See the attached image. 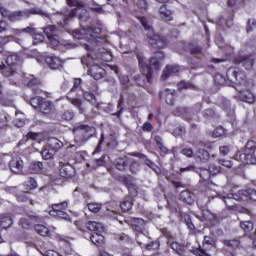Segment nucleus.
I'll return each instance as SVG.
<instances>
[{
    "mask_svg": "<svg viewBox=\"0 0 256 256\" xmlns=\"http://www.w3.org/2000/svg\"><path fill=\"white\" fill-rule=\"evenodd\" d=\"M83 87V80L81 78H74L73 87L70 89L71 93H74V91H77V89H80Z\"/></svg>",
    "mask_w": 256,
    "mask_h": 256,
    "instance_id": "obj_61",
    "label": "nucleus"
},
{
    "mask_svg": "<svg viewBox=\"0 0 256 256\" xmlns=\"http://www.w3.org/2000/svg\"><path fill=\"white\" fill-rule=\"evenodd\" d=\"M22 31L30 35V37H33L37 33V28H35V24H30L28 27L22 28Z\"/></svg>",
    "mask_w": 256,
    "mask_h": 256,
    "instance_id": "obj_62",
    "label": "nucleus"
},
{
    "mask_svg": "<svg viewBox=\"0 0 256 256\" xmlns=\"http://www.w3.org/2000/svg\"><path fill=\"white\" fill-rule=\"evenodd\" d=\"M72 133L74 135L76 145L81 147V145H85L91 137H95V135H97V128L87 124H77L73 127Z\"/></svg>",
    "mask_w": 256,
    "mask_h": 256,
    "instance_id": "obj_4",
    "label": "nucleus"
},
{
    "mask_svg": "<svg viewBox=\"0 0 256 256\" xmlns=\"http://www.w3.org/2000/svg\"><path fill=\"white\" fill-rule=\"evenodd\" d=\"M138 157H139V159H144L145 165H147V167H149L150 169L154 170L155 173H161V169L159 168V166H157V164H155V162L148 159L145 154L140 153V154H138Z\"/></svg>",
    "mask_w": 256,
    "mask_h": 256,
    "instance_id": "obj_34",
    "label": "nucleus"
},
{
    "mask_svg": "<svg viewBox=\"0 0 256 256\" xmlns=\"http://www.w3.org/2000/svg\"><path fill=\"white\" fill-rule=\"evenodd\" d=\"M32 39H34L32 45H39V43H43V41H45V35H43V33L37 32L36 30V34L32 36Z\"/></svg>",
    "mask_w": 256,
    "mask_h": 256,
    "instance_id": "obj_58",
    "label": "nucleus"
},
{
    "mask_svg": "<svg viewBox=\"0 0 256 256\" xmlns=\"http://www.w3.org/2000/svg\"><path fill=\"white\" fill-rule=\"evenodd\" d=\"M117 109V112L111 113L110 115L111 117H117V119H121V115H123V113L125 112V96H123V94H120Z\"/></svg>",
    "mask_w": 256,
    "mask_h": 256,
    "instance_id": "obj_24",
    "label": "nucleus"
},
{
    "mask_svg": "<svg viewBox=\"0 0 256 256\" xmlns=\"http://www.w3.org/2000/svg\"><path fill=\"white\" fill-rule=\"evenodd\" d=\"M38 109L43 115H55V113H57L55 104H53L51 101L45 100V98L42 100V103Z\"/></svg>",
    "mask_w": 256,
    "mask_h": 256,
    "instance_id": "obj_13",
    "label": "nucleus"
},
{
    "mask_svg": "<svg viewBox=\"0 0 256 256\" xmlns=\"http://www.w3.org/2000/svg\"><path fill=\"white\" fill-rule=\"evenodd\" d=\"M234 63L236 65H242V67H245L249 71L253 69L255 60L249 55H239L234 59Z\"/></svg>",
    "mask_w": 256,
    "mask_h": 256,
    "instance_id": "obj_10",
    "label": "nucleus"
},
{
    "mask_svg": "<svg viewBox=\"0 0 256 256\" xmlns=\"http://www.w3.org/2000/svg\"><path fill=\"white\" fill-rule=\"evenodd\" d=\"M179 197L180 201L186 205H193V203H195V194L189 192V190H183Z\"/></svg>",
    "mask_w": 256,
    "mask_h": 256,
    "instance_id": "obj_22",
    "label": "nucleus"
},
{
    "mask_svg": "<svg viewBox=\"0 0 256 256\" xmlns=\"http://www.w3.org/2000/svg\"><path fill=\"white\" fill-rule=\"evenodd\" d=\"M240 227L244 231V233H249V235H251V231H253L255 226L251 221H241Z\"/></svg>",
    "mask_w": 256,
    "mask_h": 256,
    "instance_id": "obj_51",
    "label": "nucleus"
},
{
    "mask_svg": "<svg viewBox=\"0 0 256 256\" xmlns=\"http://www.w3.org/2000/svg\"><path fill=\"white\" fill-rule=\"evenodd\" d=\"M0 105L2 107H15L13 100L3 94H0Z\"/></svg>",
    "mask_w": 256,
    "mask_h": 256,
    "instance_id": "obj_50",
    "label": "nucleus"
},
{
    "mask_svg": "<svg viewBox=\"0 0 256 256\" xmlns=\"http://www.w3.org/2000/svg\"><path fill=\"white\" fill-rule=\"evenodd\" d=\"M43 97L41 96H35L30 99V105L34 109H39L41 107V103H43Z\"/></svg>",
    "mask_w": 256,
    "mask_h": 256,
    "instance_id": "obj_54",
    "label": "nucleus"
},
{
    "mask_svg": "<svg viewBox=\"0 0 256 256\" xmlns=\"http://www.w3.org/2000/svg\"><path fill=\"white\" fill-rule=\"evenodd\" d=\"M137 59L139 62L140 71L148 83H151V67L147 62H145V57L143 55H137Z\"/></svg>",
    "mask_w": 256,
    "mask_h": 256,
    "instance_id": "obj_9",
    "label": "nucleus"
},
{
    "mask_svg": "<svg viewBox=\"0 0 256 256\" xmlns=\"http://www.w3.org/2000/svg\"><path fill=\"white\" fill-rule=\"evenodd\" d=\"M177 87H178V91H183V89H192V90L197 89V86H195L193 82L185 81V80L180 81Z\"/></svg>",
    "mask_w": 256,
    "mask_h": 256,
    "instance_id": "obj_44",
    "label": "nucleus"
},
{
    "mask_svg": "<svg viewBox=\"0 0 256 256\" xmlns=\"http://www.w3.org/2000/svg\"><path fill=\"white\" fill-rule=\"evenodd\" d=\"M63 209H67V202L65 201L58 204H52L50 215H57L59 211H63Z\"/></svg>",
    "mask_w": 256,
    "mask_h": 256,
    "instance_id": "obj_47",
    "label": "nucleus"
},
{
    "mask_svg": "<svg viewBox=\"0 0 256 256\" xmlns=\"http://www.w3.org/2000/svg\"><path fill=\"white\" fill-rule=\"evenodd\" d=\"M256 142L255 140H248L243 148L238 150L234 159L240 161L244 165H256Z\"/></svg>",
    "mask_w": 256,
    "mask_h": 256,
    "instance_id": "obj_3",
    "label": "nucleus"
},
{
    "mask_svg": "<svg viewBox=\"0 0 256 256\" xmlns=\"http://www.w3.org/2000/svg\"><path fill=\"white\" fill-rule=\"evenodd\" d=\"M120 209L123 211V213H129V211L133 209V198H124V200L120 203Z\"/></svg>",
    "mask_w": 256,
    "mask_h": 256,
    "instance_id": "obj_36",
    "label": "nucleus"
},
{
    "mask_svg": "<svg viewBox=\"0 0 256 256\" xmlns=\"http://www.w3.org/2000/svg\"><path fill=\"white\" fill-rule=\"evenodd\" d=\"M245 199H250V201H256V190L255 189H244L239 190L237 193H228L226 196L223 197V201L225 205H229L227 201H231L233 199L234 201H238L241 203V201H244Z\"/></svg>",
    "mask_w": 256,
    "mask_h": 256,
    "instance_id": "obj_5",
    "label": "nucleus"
},
{
    "mask_svg": "<svg viewBox=\"0 0 256 256\" xmlns=\"http://www.w3.org/2000/svg\"><path fill=\"white\" fill-rule=\"evenodd\" d=\"M81 87H85L86 91H90L92 93H97L99 89V85L95 80H86L83 82Z\"/></svg>",
    "mask_w": 256,
    "mask_h": 256,
    "instance_id": "obj_35",
    "label": "nucleus"
},
{
    "mask_svg": "<svg viewBox=\"0 0 256 256\" xmlns=\"http://www.w3.org/2000/svg\"><path fill=\"white\" fill-rule=\"evenodd\" d=\"M138 20L146 31V37L148 39L149 45L153 49H165V47H167V38L156 34L155 30H153V27L147 22V18L140 16L138 17Z\"/></svg>",
    "mask_w": 256,
    "mask_h": 256,
    "instance_id": "obj_2",
    "label": "nucleus"
},
{
    "mask_svg": "<svg viewBox=\"0 0 256 256\" xmlns=\"http://www.w3.org/2000/svg\"><path fill=\"white\" fill-rule=\"evenodd\" d=\"M128 225H130L131 229L134 233H139L141 235H147L149 232L147 231V221L142 218L132 217L128 219Z\"/></svg>",
    "mask_w": 256,
    "mask_h": 256,
    "instance_id": "obj_7",
    "label": "nucleus"
},
{
    "mask_svg": "<svg viewBox=\"0 0 256 256\" xmlns=\"http://www.w3.org/2000/svg\"><path fill=\"white\" fill-rule=\"evenodd\" d=\"M19 61H21V57L18 54H10L6 57V67H9L10 71H13V77L17 75L15 67Z\"/></svg>",
    "mask_w": 256,
    "mask_h": 256,
    "instance_id": "obj_17",
    "label": "nucleus"
},
{
    "mask_svg": "<svg viewBox=\"0 0 256 256\" xmlns=\"http://www.w3.org/2000/svg\"><path fill=\"white\" fill-rule=\"evenodd\" d=\"M174 115L176 117H182L185 121H192L193 115H195V112H193V109L187 108V107H178L174 110Z\"/></svg>",
    "mask_w": 256,
    "mask_h": 256,
    "instance_id": "obj_11",
    "label": "nucleus"
},
{
    "mask_svg": "<svg viewBox=\"0 0 256 256\" xmlns=\"http://www.w3.org/2000/svg\"><path fill=\"white\" fill-rule=\"evenodd\" d=\"M256 27V20L255 18L248 19L246 31L247 33H251Z\"/></svg>",
    "mask_w": 256,
    "mask_h": 256,
    "instance_id": "obj_64",
    "label": "nucleus"
},
{
    "mask_svg": "<svg viewBox=\"0 0 256 256\" xmlns=\"http://www.w3.org/2000/svg\"><path fill=\"white\" fill-rule=\"evenodd\" d=\"M154 141L161 153H163L164 155L169 154V149L163 144V138H161V136H155Z\"/></svg>",
    "mask_w": 256,
    "mask_h": 256,
    "instance_id": "obj_45",
    "label": "nucleus"
},
{
    "mask_svg": "<svg viewBox=\"0 0 256 256\" xmlns=\"http://www.w3.org/2000/svg\"><path fill=\"white\" fill-rule=\"evenodd\" d=\"M44 34L47 38L55 36L57 33V26L55 25H47L46 27L42 28Z\"/></svg>",
    "mask_w": 256,
    "mask_h": 256,
    "instance_id": "obj_49",
    "label": "nucleus"
},
{
    "mask_svg": "<svg viewBox=\"0 0 256 256\" xmlns=\"http://www.w3.org/2000/svg\"><path fill=\"white\" fill-rule=\"evenodd\" d=\"M253 81L252 86L250 88H247L245 86H242V90H240V99L244 101L245 103H255V95L251 93V89H253Z\"/></svg>",
    "mask_w": 256,
    "mask_h": 256,
    "instance_id": "obj_15",
    "label": "nucleus"
},
{
    "mask_svg": "<svg viewBox=\"0 0 256 256\" xmlns=\"http://www.w3.org/2000/svg\"><path fill=\"white\" fill-rule=\"evenodd\" d=\"M208 171L210 172L211 177H215V175H219V173H221V167L216 164H209Z\"/></svg>",
    "mask_w": 256,
    "mask_h": 256,
    "instance_id": "obj_60",
    "label": "nucleus"
},
{
    "mask_svg": "<svg viewBox=\"0 0 256 256\" xmlns=\"http://www.w3.org/2000/svg\"><path fill=\"white\" fill-rule=\"evenodd\" d=\"M60 177L71 179L75 177V168L70 164H60Z\"/></svg>",
    "mask_w": 256,
    "mask_h": 256,
    "instance_id": "obj_18",
    "label": "nucleus"
},
{
    "mask_svg": "<svg viewBox=\"0 0 256 256\" xmlns=\"http://www.w3.org/2000/svg\"><path fill=\"white\" fill-rule=\"evenodd\" d=\"M222 243L225 245V247H229V249H238L239 245H241V241H239L237 238L231 240L224 239L222 240Z\"/></svg>",
    "mask_w": 256,
    "mask_h": 256,
    "instance_id": "obj_42",
    "label": "nucleus"
},
{
    "mask_svg": "<svg viewBox=\"0 0 256 256\" xmlns=\"http://www.w3.org/2000/svg\"><path fill=\"white\" fill-rule=\"evenodd\" d=\"M13 226V218L11 216H2L0 217V227L2 229H9Z\"/></svg>",
    "mask_w": 256,
    "mask_h": 256,
    "instance_id": "obj_41",
    "label": "nucleus"
},
{
    "mask_svg": "<svg viewBox=\"0 0 256 256\" xmlns=\"http://www.w3.org/2000/svg\"><path fill=\"white\" fill-rule=\"evenodd\" d=\"M45 63L49 69L53 71H61L63 69V61L57 56H48L45 58Z\"/></svg>",
    "mask_w": 256,
    "mask_h": 256,
    "instance_id": "obj_14",
    "label": "nucleus"
},
{
    "mask_svg": "<svg viewBox=\"0 0 256 256\" xmlns=\"http://www.w3.org/2000/svg\"><path fill=\"white\" fill-rule=\"evenodd\" d=\"M162 95L165 96V102L167 103V105H173V102L175 101V95H177V91H175V89L166 88L162 92Z\"/></svg>",
    "mask_w": 256,
    "mask_h": 256,
    "instance_id": "obj_29",
    "label": "nucleus"
},
{
    "mask_svg": "<svg viewBox=\"0 0 256 256\" xmlns=\"http://www.w3.org/2000/svg\"><path fill=\"white\" fill-rule=\"evenodd\" d=\"M188 51L190 55H201V53H203V47L195 43H190L188 45Z\"/></svg>",
    "mask_w": 256,
    "mask_h": 256,
    "instance_id": "obj_46",
    "label": "nucleus"
},
{
    "mask_svg": "<svg viewBox=\"0 0 256 256\" xmlns=\"http://www.w3.org/2000/svg\"><path fill=\"white\" fill-rule=\"evenodd\" d=\"M82 91V97L85 99V101H88V103H91V105H95L97 103V97H95V94L93 92H90L85 87H80Z\"/></svg>",
    "mask_w": 256,
    "mask_h": 256,
    "instance_id": "obj_30",
    "label": "nucleus"
},
{
    "mask_svg": "<svg viewBox=\"0 0 256 256\" xmlns=\"http://www.w3.org/2000/svg\"><path fill=\"white\" fill-rule=\"evenodd\" d=\"M71 104L74 105V107L78 108L79 113H85L86 109L83 105V100L74 98L71 100Z\"/></svg>",
    "mask_w": 256,
    "mask_h": 256,
    "instance_id": "obj_53",
    "label": "nucleus"
},
{
    "mask_svg": "<svg viewBox=\"0 0 256 256\" xmlns=\"http://www.w3.org/2000/svg\"><path fill=\"white\" fill-rule=\"evenodd\" d=\"M0 73H2L4 77H13V70H10L9 66H6L3 62L0 65Z\"/></svg>",
    "mask_w": 256,
    "mask_h": 256,
    "instance_id": "obj_56",
    "label": "nucleus"
},
{
    "mask_svg": "<svg viewBox=\"0 0 256 256\" xmlns=\"http://www.w3.org/2000/svg\"><path fill=\"white\" fill-rule=\"evenodd\" d=\"M55 153L57 152L46 145L41 151L42 159H45L46 161L49 159H53V157H55Z\"/></svg>",
    "mask_w": 256,
    "mask_h": 256,
    "instance_id": "obj_40",
    "label": "nucleus"
},
{
    "mask_svg": "<svg viewBox=\"0 0 256 256\" xmlns=\"http://www.w3.org/2000/svg\"><path fill=\"white\" fill-rule=\"evenodd\" d=\"M103 232H94L90 235V241L96 245V247H102L105 244V236L101 234Z\"/></svg>",
    "mask_w": 256,
    "mask_h": 256,
    "instance_id": "obj_27",
    "label": "nucleus"
},
{
    "mask_svg": "<svg viewBox=\"0 0 256 256\" xmlns=\"http://www.w3.org/2000/svg\"><path fill=\"white\" fill-rule=\"evenodd\" d=\"M180 69L181 68L178 65H167L161 75L162 81H167L171 75H174V73H179Z\"/></svg>",
    "mask_w": 256,
    "mask_h": 256,
    "instance_id": "obj_19",
    "label": "nucleus"
},
{
    "mask_svg": "<svg viewBox=\"0 0 256 256\" xmlns=\"http://www.w3.org/2000/svg\"><path fill=\"white\" fill-rule=\"evenodd\" d=\"M86 228L88 229V231H91L92 233H103L105 231V226L95 221L86 222Z\"/></svg>",
    "mask_w": 256,
    "mask_h": 256,
    "instance_id": "obj_25",
    "label": "nucleus"
},
{
    "mask_svg": "<svg viewBox=\"0 0 256 256\" xmlns=\"http://www.w3.org/2000/svg\"><path fill=\"white\" fill-rule=\"evenodd\" d=\"M63 121H73L75 119V112L73 110H65L60 114Z\"/></svg>",
    "mask_w": 256,
    "mask_h": 256,
    "instance_id": "obj_52",
    "label": "nucleus"
},
{
    "mask_svg": "<svg viewBox=\"0 0 256 256\" xmlns=\"http://www.w3.org/2000/svg\"><path fill=\"white\" fill-rule=\"evenodd\" d=\"M167 245H169V247H171V249L174 250L177 255L181 256L183 253H185V248L179 242L174 240H167Z\"/></svg>",
    "mask_w": 256,
    "mask_h": 256,
    "instance_id": "obj_33",
    "label": "nucleus"
},
{
    "mask_svg": "<svg viewBox=\"0 0 256 256\" xmlns=\"http://www.w3.org/2000/svg\"><path fill=\"white\" fill-rule=\"evenodd\" d=\"M148 67H150V83L153 81V69L154 71L161 70V62L153 57L149 59Z\"/></svg>",
    "mask_w": 256,
    "mask_h": 256,
    "instance_id": "obj_31",
    "label": "nucleus"
},
{
    "mask_svg": "<svg viewBox=\"0 0 256 256\" xmlns=\"http://www.w3.org/2000/svg\"><path fill=\"white\" fill-rule=\"evenodd\" d=\"M95 81H99L105 77V69L99 65L91 66L87 72Z\"/></svg>",
    "mask_w": 256,
    "mask_h": 256,
    "instance_id": "obj_16",
    "label": "nucleus"
},
{
    "mask_svg": "<svg viewBox=\"0 0 256 256\" xmlns=\"http://www.w3.org/2000/svg\"><path fill=\"white\" fill-rule=\"evenodd\" d=\"M29 171L32 173H41L43 171V162L32 161L29 165Z\"/></svg>",
    "mask_w": 256,
    "mask_h": 256,
    "instance_id": "obj_43",
    "label": "nucleus"
},
{
    "mask_svg": "<svg viewBox=\"0 0 256 256\" xmlns=\"http://www.w3.org/2000/svg\"><path fill=\"white\" fill-rule=\"evenodd\" d=\"M217 105L219 108L224 110V112L226 113V115L228 117H230L231 119H233V117H235V107L233 105H231L230 100H228L227 98H225L223 96H220V97H218Z\"/></svg>",
    "mask_w": 256,
    "mask_h": 256,
    "instance_id": "obj_8",
    "label": "nucleus"
},
{
    "mask_svg": "<svg viewBox=\"0 0 256 256\" xmlns=\"http://www.w3.org/2000/svg\"><path fill=\"white\" fill-rule=\"evenodd\" d=\"M0 15L10 23H17L23 21V19H27L26 10L10 11L7 8H0Z\"/></svg>",
    "mask_w": 256,
    "mask_h": 256,
    "instance_id": "obj_6",
    "label": "nucleus"
},
{
    "mask_svg": "<svg viewBox=\"0 0 256 256\" xmlns=\"http://www.w3.org/2000/svg\"><path fill=\"white\" fill-rule=\"evenodd\" d=\"M63 145V142L55 137L48 138L46 144V146H48L52 151H55L56 153L60 149H63Z\"/></svg>",
    "mask_w": 256,
    "mask_h": 256,
    "instance_id": "obj_23",
    "label": "nucleus"
},
{
    "mask_svg": "<svg viewBox=\"0 0 256 256\" xmlns=\"http://www.w3.org/2000/svg\"><path fill=\"white\" fill-rule=\"evenodd\" d=\"M202 218L204 219V221H215V214H213L209 210H203Z\"/></svg>",
    "mask_w": 256,
    "mask_h": 256,
    "instance_id": "obj_63",
    "label": "nucleus"
},
{
    "mask_svg": "<svg viewBox=\"0 0 256 256\" xmlns=\"http://www.w3.org/2000/svg\"><path fill=\"white\" fill-rule=\"evenodd\" d=\"M35 231L42 237H47V235H49V228L45 227L44 225H36Z\"/></svg>",
    "mask_w": 256,
    "mask_h": 256,
    "instance_id": "obj_57",
    "label": "nucleus"
},
{
    "mask_svg": "<svg viewBox=\"0 0 256 256\" xmlns=\"http://www.w3.org/2000/svg\"><path fill=\"white\" fill-rule=\"evenodd\" d=\"M159 14L164 21H173V10L169 9L167 5H162L159 8Z\"/></svg>",
    "mask_w": 256,
    "mask_h": 256,
    "instance_id": "obj_26",
    "label": "nucleus"
},
{
    "mask_svg": "<svg viewBox=\"0 0 256 256\" xmlns=\"http://www.w3.org/2000/svg\"><path fill=\"white\" fill-rule=\"evenodd\" d=\"M90 33V36L95 39V36L94 35H100L101 33V28L99 27H93V26H90V27H87L86 30H83V33ZM94 34V35H93Z\"/></svg>",
    "mask_w": 256,
    "mask_h": 256,
    "instance_id": "obj_59",
    "label": "nucleus"
},
{
    "mask_svg": "<svg viewBox=\"0 0 256 256\" xmlns=\"http://www.w3.org/2000/svg\"><path fill=\"white\" fill-rule=\"evenodd\" d=\"M211 158V154L206 149L200 148L196 151L195 159L200 161V163H208Z\"/></svg>",
    "mask_w": 256,
    "mask_h": 256,
    "instance_id": "obj_28",
    "label": "nucleus"
},
{
    "mask_svg": "<svg viewBox=\"0 0 256 256\" xmlns=\"http://www.w3.org/2000/svg\"><path fill=\"white\" fill-rule=\"evenodd\" d=\"M24 79H28L27 87L32 89V91L37 94L39 93V86L41 85V81L35 78L34 75L29 74L28 77L24 76Z\"/></svg>",
    "mask_w": 256,
    "mask_h": 256,
    "instance_id": "obj_20",
    "label": "nucleus"
},
{
    "mask_svg": "<svg viewBox=\"0 0 256 256\" xmlns=\"http://www.w3.org/2000/svg\"><path fill=\"white\" fill-rule=\"evenodd\" d=\"M112 71L118 76L121 85H129V76L121 74L119 67L112 66Z\"/></svg>",
    "mask_w": 256,
    "mask_h": 256,
    "instance_id": "obj_39",
    "label": "nucleus"
},
{
    "mask_svg": "<svg viewBox=\"0 0 256 256\" xmlns=\"http://www.w3.org/2000/svg\"><path fill=\"white\" fill-rule=\"evenodd\" d=\"M196 173L199 175L202 181H209L211 179V173L209 168H196Z\"/></svg>",
    "mask_w": 256,
    "mask_h": 256,
    "instance_id": "obj_38",
    "label": "nucleus"
},
{
    "mask_svg": "<svg viewBox=\"0 0 256 256\" xmlns=\"http://www.w3.org/2000/svg\"><path fill=\"white\" fill-rule=\"evenodd\" d=\"M114 165L118 171H125V169H127V165H128L127 157L116 158L114 161Z\"/></svg>",
    "mask_w": 256,
    "mask_h": 256,
    "instance_id": "obj_37",
    "label": "nucleus"
},
{
    "mask_svg": "<svg viewBox=\"0 0 256 256\" xmlns=\"http://www.w3.org/2000/svg\"><path fill=\"white\" fill-rule=\"evenodd\" d=\"M202 117L206 119V121H213L215 119H219V114L213 108H207L202 112Z\"/></svg>",
    "mask_w": 256,
    "mask_h": 256,
    "instance_id": "obj_32",
    "label": "nucleus"
},
{
    "mask_svg": "<svg viewBox=\"0 0 256 256\" xmlns=\"http://www.w3.org/2000/svg\"><path fill=\"white\" fill-rule=\"evenodd\" d=\"M182 222L185 223V225L190 229V231H195V224H193V220L191 219V215L189 214H183Z\"/></svg>",
    "mask_w": 256,
    "mask_h": 256,
    "instance_id": "obj_48",
    "label": "nucleus"
},
{
    "mask_svg": "<svg viewBox=\"0 0 256 256\" xmlns=\"http://www.w3.org/2000/svg\"><path fill=\"white\" fill-rule=\"evenodd\" d=\"M226 78L221 74H216L214 76V82L216 85H229V87H235V85L246 87V89L253 87V80H247L245 72L239 70V68H228Z\"/></svg>",
    "mask_w": 256,
    "mask_h": 256,
    "instance_id": "obj_1",
    "label": "nucleus"
},
{
    "mask_svg": "<svg viewBox=\"0 0 256 256\" xmlns=\"http://www.w3.org/2000/svg\"><path fill=\"white\" fill-rule=\"evenodd\" d=\"M25 11L27 13L26 19H29V17H31V15H39L40 17H45L46 19H49L51 17L50 13L41 9L40 7L26 9Z\"/></svg>",
    "mask_w": 256,
    "mask_h": 256,
    "instance_id": "obj_21",
    "label": "nucleus"
},
{
    "mask_svg": "<svg viewBox=\"0 0 256 256\" xmlns=\"http://www.w3.org/2000/svg\"><path fill=\"white\" fill-rule=\"evenodd\" d=\"M8 167L12 173H16L17 175H19V173L23 171V159H21V157L19 156L12 157L8 164Z\"/></svg>",
    "mask_w": 256,
    "mask_h": 256,
    "instance_id": "obj_12",
    "label": "nucleus"
},
{
    "mask_svg": "<svg viewBox=\"0 0 256 256\" xmlns=\"http://www.w3.org/2000/svg\"><path fill=\"white\" fill-rule=\"evenodd\" d=\"M159 247H161V242H159V240H154L146 244L145 249L146 251H157Z\"/></svg>",
    "mask_w": 256,
    "mask_h": 256,
    "instance_id": "obj_55",
    "label": "nucleus"
}]
</instances>
